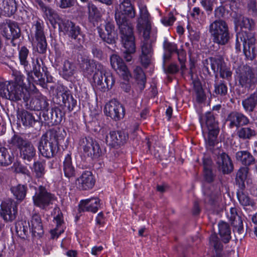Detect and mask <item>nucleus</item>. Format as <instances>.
I'll list each match as a JSON object with an SVG mask.
<instances>
[{"mask_svg":"<svg viewBox=\"0 0 257 257\" xmlns=\"http://www.w3.org/2000/svg\"><path fill=\"white\" fill-rule=\"evenodd\" d=\"M103 28L97 27L99 37L104 42L109 44H115L118 39L117 32L115 30V26L111 22H107Z\"/></svg>","mask_w":257,"mask_h":257,"instance_id":"obj_16","label":"nucleus"},{"mask_svg":"<svg viewBox=\"0 0 257 257\" xmlns=\"http://www.w3.org/2000/svg\"><path fill=\"white\" fill-rule=\"evenodd\" d=\"M11 191L17 200L23 201L27 194L28 187L27 185L18 184L11 188Z\"/></svg>","mask_w":257,"mask_h":257,"instance_id":"obj_42","label":"nucleus"},{"mask_svg":"<svg viewBox=\"0 0 257 257\" xmlns=\"http://www.w3.org/2000/svg\"><path fill=\"white\" fill-rule=\"evenodd\" d=\"M79 145L84 152L92 158H97L102 154V151L99 144L91 137H85L80 139Z\"/></svg>","mask_w":257,"mask_h":257,"instance_id":"obj_14","label":"nucleus"},{"mask_svg":"<svg viewBox=\"0 0 257 257\" xmlns=\"http://www.w3.org/2000/svg\"><path fill=\"white\" fill-rule=\"evenodd\" d=\"M26 103L27 109L35 111L43 110L45 111L49 106L46 97L40 94L32 98L29 103L28 102Z\"/></svg>","mask_w":257,"mask_h":257,"instance_id":"obj_25","label":"nucleus"},{"mask_svg":"<svg viewBox=\"0 0 257 257\" xmlns=\"http://www.w3.org/2000/svg\"><path fill=\"white\" fill-rule=\"evenodd\" d=\"M65 135L64 130L57 131L52 129L47 132L41 137L39 143L38 149L41 154L48 159L54 157L59 150L60 142Z\"/></svg>","mask_w":257,"mask_h":257,"instance_id":"obj_4","label":"nucleus"},{"mask_svg":"<svg viewBox=\"0 0 257 257\" xmlns=\"http://www.w3.org/2000/svg\"><path fill=\"white\" fill-rule=\"evenodd\" d=\"M104 112L107 116H109L112 119L117 121L123 117L124 108L118 101L111 100L106 104Z\"/></svg>","mask_w":257,"mask_h":257,"instance_id":"obj_17","label":"nucleus"},{"mask_svg":"<svg viewBox=\"0 0 257 257\" xmlns=\"http://www.w3.org/2000/svg\"><path fill=\"white\" fill-rule=\"evenodd\" d=\"M237 197L239 203L243 206H250L253 207L255 205V203L249 196L243 192V189L238 190L237 192Z\"/></svg>","mask_w":257,"mask_h":257,"instance_id":"obj_49","label":"nucleus"},{"mask_svg":"<svg viewBox=\"0 0 257 257\" xmlns=\"http://www.w3.org/2000/svg\"><path fill=\"white\" fill-rule=\"evenodd\" d=\"M236 135L240 139L249 140L254 137L256 133L255 130L251 127H242L237 130Z\"/></svg>","mask_w":257,"mask_h":257,"instance_id":"obj_45","label":"nucleus"},{"mask_svg":"<svg viewBox=\"0 0 257 257\" xmlns=\"http://www.w3.org/2000/svg\"><path fill=\"white\" fill-rule=\"evenodd\" d=\"M218 170L228 174L233 170V165L229 156L224 152H219L215 159Z\"/></svg>","mask_w":257,"mask_h":257,"instance_id":"obj_21","label":"nucleus"},{"mask_svg":"<svg viewBox=\"0 0 257 257\" xmlns=\"http://www.w3.org/2000/svg\"><path fill=\"white\" fill-rule=\"evenodd\" d=\"M29 142L18 135H14L8 143L11 147H16L20 151Z\"/></svg>","mask_w":257,"mask_h":257,"instance_id":"obj_46","label":"nucleus"},{"mask_svg":"<svg viewBox=\"0 0 257 257\" xmlns=\"http://www.w3.org/2000/svg\"><path fill=\"white\" fill-rule=\"evenodd\" d=\"M241 26L242 28L247 29L248 30L247 31L250 32L249 31L254 27V22L252 19L243 17L241 21Z\"/></svg>","mask_w":257,"mask_h":257,"instance_id":"obj_62","label":"nucleus"},{"mask_svg":"<svg viewBox=\"0 0 257 257\" xmlns=\"http://www.w3.org/2000/svg\"><path fill=\"white\" fill-rule=\"evenodd\" d=\"M63 171L66 177L70 179L76 175V169L72 162L71 155L67 154L63 163Z\"/></svg>","mask_w":257,"mask_h":257,"instance_id":"obj_36","label":"nucleus"},{"mask_svg":"<svg viewBox=\"0 0 257 257\" xmlns=\"http://www.w3.org/2000/svg\"><path fill=\"white\" fill-rule=\"evenodd\" d=\"M91 52L94 57L101 60L103 58V52L99 46L97 45H93L91 48Z\"/></svg>","mask_w":257,"mask_h":257,"instance_id":"obj_59","label":"nucleus"},{"mask_svg":"<svg viewBox=\"0 0 257 257\" xmlns=\"http://www.w3.org/2000/svg\"><path fill=\"white\" fill-rule=\"evenodd\" d=\"M54 219L56 222L57 227L55 230L51 231L52 238H54L56 237H58L61 234V233L63 232V229L60 230L58 229L59 226H60L63 223L62 213H60V214H58L57 215H56V216L54 217Z\"/></svg>","mask_w":257,"mask_h":257,"instance_id":"obj_55","label":"nucleus"},{"mask_svg":"<svg viewBox=\"0 0 257 257\" xmlns=\"http://www.w3.org/2000/svg\"><path fill=\"white\" fill-rule=\"evenodd\" d=\"M219 234L222 241L228 243L231 239V230L228 223L222 221L218 223Z\"/></svg>","mask_w":257,"mask_h":257,"instance_id":"obj_40","label":"nucleus"},{"mask_svg":"<svg viewBox=\"0 0 257 257\" xmlns=\"http://www.w3.org/2000/svg\"><path fill=\"white\" fill-rule=\"evenodd\" d=\"M77 187L80 190L91 189L95 185V180L90 171H84L76 180Z\"/></svg>","mask_w":257,"mask_h":257,"instance_id":"obj_23","label":"nucleus"},{"mask_svg":"<svg viewBox=\"0 0 257 257\" xmlns=\"http://www.w3.org/2000/svg\"><path fill=\"white\" fill-rule=\"evenodd\" d=\"M225 66V63L222 57H211V69L214 73L219 72Z\"/></svg>","mask_w":257,"mask_h":257,"instance_id":"obj_50","label":"nucleus"},{"mask_svg":"<svg viewBox=\"0 0 257 257\" xmlns=\"http://www.w3.org/2000/svg\"><path fill=\"white\" fill-rule=\"evenodd\" d=\"M236 161L244 166L248 167L255 164L256 160L253 155L248 151H239L236 153Z\"/></svg>","mask_w":257,"mask_h":257,"instance_id":"obj_34","label":"nucleus"},{"mask_svg":"<svg viewBox=\"0 0 257 257\" xmlns=\"http://www.w3.org/2000/svg\"><path fill=\"white\" fill-rule=\"evenodd\" d=\"M201 6L208 13L210 14L213 10L214 0H201L200 2Z\"/></svg>","mask_w":257,"mask_h":257,"instance_id":"obj_60","label":"nucleus"},{"mask_svg":"<svg viewBox=\"0 0 257 257\" xmlns=\"http://www.w3.org/2000/svg\"><path fill=\"white\" fill-rule=\"evenodd\" d=\"M30 223L28 222L24 221L19 224V226H16V231L20 237L22 238L26 239L29 235V230H30Z\"/></svg>","mask_w":257,"mask_h":257,"instance_id":"obj_53","label":"nucleus"},{"mask_svg":"<svg viewBox=\"0 0 257 257\" xmlns=\"http://www.w3.org/2000/svg\"><path fill=\"white\" fill-rule=\"evenodd\" d=\"M2 35L7 39L13 41L20 38L21 30L17 23L10 22L7 26L3 27Z\"/></svg>","mask_w":257,"mask_h":257,"instance_id":"obj_28","label":"nucleus"},{"mask_svg":"<svg viewBox=\"0 0 257 257\" xmlns=\"http://www.w3.org/2000/svg\"><path fill=\"white\" fill-rule=\"evenodd\" d=\"M175 20L176 18L173 13H170L167 16L161 20V22L165 26H169L172 25Z\"/></svg>","mask_w":257,"mask_h":257,"instance_id":"obj_63","label":"nucleus"},{"mask_svg":"<svg viewBox=\"0 0 257 257\" xmlns=\"http://www.w3.org/2000/svg\"><path fill=\"white\" fill-rule=\"evenodd\" d=\"M136 78L138 81V83L142 86L143 88L145 87L146 83V75L140 67H137L135 70Z\"/></svg>","mask_w":257,"mask_h":257,"instance_id":"obj_57","label":"nucleus"},{"mask_svg":"<svg viewBox=\"0 0 257 257\" xmlns=\"http://www.w3.org/2000/svg\"><path fill=\"white\" fill-rule=\"evenodd\" d=\"M65 114V112L60 107H55L50 110L47 109L43 112L42 115L46 123L54 125H57L62 121Z\"/></svg>","mask_w":257,"mask_h":257,"instance_id":"obj_19","label":"nucleus"},{"mask_svg":"<svg viewBox=\"0 0 257 257\" xmlns=\"http://www.w3.org/2000/svg\"><path fill=\"white\" fill-rule=\"evenodd\" d=\"M14 75L15 76V81H10V83H15L17 84H21L22 87H25V83H24V79L25 76L21 73V72L16 71L14 72Z\"/></svg>","mask_w":257,"mask_h":257,"instance_id":"obj_58","label":"nucleus"},{"mask_svg":"<svg viewBox=\"0 0 257 257\" xmlns=\"http://www.w3.org/2000/svg\"><path fill=\"white\" fill-rule=\"evenodd\" d=\"M78 61L84 76L89 77L95 71L93 81L99 89L105 91L111 88L115 82L114 79L110 71L105 69L101 63L82 55L78 57Z\"/></svg>","mask_w":257,"mask_h":257,"instance_id":"obj_1","label":"nucleus"},{"mask_svg":"<svg viewBox=\"0 0 257 257\" xmlns=\"http://www.w3.org/2000/svg\"><path fill=\"white\" fill-rule=\"evenodd\" d=\"M15 172L17 174H22L30 178L31 172L26 166L18 162L14 164Z\"/></svg>","mask_w":257,"mask_h":257,"instance_id":"obj_56","label":"nucleus"},{"mask_svg":"<svg viewBox=\"0 0 257 257\" xmlns=\"http://www.w3.org/2000/svg\"><path fill=\"white\" fill-rule=\"evenodd\" d=\"M248 172V167H242L238 170L236 173V181L238 184L241 189H243L245 187L244 182L247 178Z\"/></svg>","mask_w":257,"mask_h":257,"instance_id":"obj_47","label":"nucleus"},{"mask_svg":"<svg viewBox=\"0 0 257 257\" xmlns=\"http://www.w3.org/2000/svg\"><path fill=\"white\" fill-rule=\"evenodd\" d=\"M178 54V60L181 65V69L184 71L186 69L185 61H186V53L184 51H179L176 52Z\"/></svg>","mask_w":257,"mask_h":257,"instance_id":"obj_64","label":"nucleus"},{"mask_svg":"<svg viewBox=\"0 0 257 257\" xmlns=\"http://www.w3.org/2000/svg\"><path fill=\"white\" fill-rule=\"evenodd\" d=\"M210 39L219 46L227 44L231 38L227 23L224 20H215L209 26Z\"/></svg>","mask_w":257,"mask_h":257,"instance_id":"obj_7","label":"nucleus"},{"mask_svg":"<svg viewBox=\"0 0 257 257\" xmlns=\"http://www.w3.org/2000/svg\"><path fill=\"white\" fill-rule=\"evenodd\" d=\"M0 208V216L5 222H12L16 219L18 215V204L12 199L2 202Z\"/></svg>","mask_w":257,"mask_h":257,"instance_id":"obj_13","label":"nucleus"},{"mask_svg":"<svg viewBox=\"0 0 257 257\" xmlns=\"http://www.w3.org/2000/svg\"><path fill=\"white\" fill-rule=\"evenodd\" d=\"M0 96L3 98L15 102L23 100L24 102H28L30 93L25 87L21 84L10 83V81L0 80Z\"/></svg>","mask_w":257,"mask_h":257,"instance_id":"obj_6","label":"nucleus"},{"mask_svg":"<svg viewBox=\"0 0 257 257\" xmlns=\"http://www.w3.org/2000/svg\"><path fill=\"white\" fill-rule=\"evenodd\" d=\"M120 35V38L121 40V43L125 49L123 52V57L125 59L126 61L130 62L132 59L131 54L134 53L136 51V45L135 42V37L134 36L133 32H132V36L133 40H132V43L130 42L131 39L128 37H126V42H123V39L122 37V35Z\"/></svg>","mask_w":257,"mask_h":257,"instance_id":"obj_33","label":"nucleus"},{"mask_svg":"<svg viewBox=\"0 0 257 257\" xmlns=\"http://www.w3.org/2000/svg\"><path fill=\"white\" fill-rule=\"evenodd\" d=\"M220 189L217 185H209L204 186V194L208 197L210 203H213L215 199L220 195Z\"/></svg>","mask_w":257,"mask_h":257,"instance_id":"obj_39","label":"nucleus"},{"mask_svg":"<svg viewBox=\"0 0 257 257\" xmlns=\"http://www.w3.org/2000/svg\"><path fill=\"white\" fill-rule=\"evenodd\" d=\"M163 46L165 50L169 53V54H164L163 56L164 66L165 65L166 59H169L171 57V54L173 53H176L178 50L177 49V45L168 41L167 40H165L163 43Z\"/></svg>","mask_w":257,"mask_h":257,"instance_id":"obj_51","label":"nucleus"},{"mask_svg":"<svg viewBox=\"0 0 257 257\" xmlns=\"http://www.w3.org/2000/svg\"><path fill=\"white\" fill-rule=\"evenodd\" d=\"M255 39L254 34L246 31H242L236 34L235 48L237 51L240 52L241 45L245 57L250 60L254 59L256 56Z\"/></svg>","mask_w":257,"mask_h":257,"instance_id":"obj_8","label":"nucleus"},{"mask_svg":"<svg viewBox=\"0 0 257 257\" xmlns=\"http://www.w3.org/2000/svg\"><path fill=\"white\" fill-rule=\"evenodd\" d=\"M55 199V195L42 185L39 186L36 189L35 195L33 196L34 204L44 210H46Z\"/></svg>","mask_w":257,"mask_h":257,"instance_id":"obj_10","label":"nucleus"},{"mask_svg":"<svg viewBox=\"0 0 257 257\" xmlns=\"http://www.w3.org/2000/svg\"><path fill=\"white\" fill-rule=\"evenodd\" d=\"M119 3V8L115 10V19L118 26L119 34L122 35L123 42H126V37L131 39L132 43L133 37L132 32V27L130 25L127 18H134L136 16L135 8L130 0H116Z\"/></svg>","mask_w":257,"mask_h":257,"instance_id":"obj_3","label":"nucleus"},{"mask_svg":"<svg viewBox=\"0 0 257 257\" xmlns=\"http://www.w3.org/2000/svg\"><path fill=\"white\" fill-rule=\"evenodd\" d=\"M125 104L132 109L135 107L137 104V96L134 91H132V96H128L126 98Z\"/></svg>","mask_w":257,"mask_h":257,"instance_id":"obj_61","label":"nucleus"},{"mask_svg":"<svg viewBox=\"0 0 257 257\" xmlns=\"http://www.w3.org/2000/svg\"><path fill=\"white\" fill-rule=\"evenodd\" d=\"M110 61L112 68L121 76L124 80H128L131 74L122 59L119 56L113 54L110 58Z\"/></svg>","mask_w":257,"mask_h":257,"instance_id":"obj_22","label":"nucleus"},{"mask_svg":"<svg viewBox=\"0 0 257 257\" xmlns=\"http://www.w3.org/2000/svg\"><path fill=\"white\" fill-rule=\"evenodd\" d=\"M238 85L247 90L254 89L257 83V74L248 66H243L238 75Z\"/></svg>","mask_w":257,"mask_h":257,"instance_id":"obj_12","label":"nucleus"},{"mask_svg":"<svg viewBox=\"0 0 257 257\" xmlns=\"http://www.w3.org/2000/svg\"><path fill=\"white\" fill-rule=\"evenodd\" d=\"M142 54L140 60L142 64L147 67L151 62L153 54L152 47L150 42L143 41L141 45Z\"/></svg>","mask_w":257,"mask_h":257,"instance_id":"obj_32","label":"nucleus"},{"mask_svg":"<svg viewBox=\"0 0 257 257\" xmlns=\"http://www.w3.org/2000/svg\"><path fill=\"white\" fill-rule=\"evenodd\" d=\"M34 161L31 168L32 172L37 179L43 178L46 173L45 162L35 160Z\"/></svg>","mask_w":257,"mask_h":257,"instance_id":"obj_41","label":"nucleus"},{"mask_svg":"<svg viewBox=\"0 0 257 257\" xmlns=\"http://www.w3.org/2000/svg\"><path fill=\"white\" fill-rule=\"evenodd\" d=\"M210 245L212 246L216 251V255L212 257H226L224 253L219 252L223 249V245L219 240L216 234H212L209 238Z\"/></svg>","mask_w":257,"mask_h":257,"instance_id":"obj_44","label":"nucleus"},{"mask_svg":"<svg viewBox=\"0 0 257 257\" xmlns=\"http://www.w3.org/2000/svg\"><path fill=\"white\" fill-rule=\"evenodd\" d=\"M0 9L3 11L5 15L11 17L17 10L15 0H0Z\"/></svg>","mask_w":257,"mask_h":257,"instance_id":"obj_38","label":"nucleus"},{"mask_svg":"<svg viewBox=\"0 0 257 257\" xmlns=\"http://www.w3.org/2000/svg\"><path fill=\"white\" fill-rule=\"evenodd\" d=\"M32 34L37 43V50L40 54H45L47 50V43L44 31V22L38 20L34 22L32 26Z\"/></svg>","mask_w":257,"mask_h":257,"instance_id":"obj_11","label":"nucleus"},{"mask_svg":"<svg viewBox=\"0 0 257 257\" xmlns=\"http://www.w3.org/2000/svg\"><path fill=\"white\" fill-rule=\"evenodd\" d=\"M35 3L37 8L43 12L47 18L50 19L54 17L55 15L54 11L44 4L42 0H35Z\"/></svg>","mask_w":257,"mask_h":257,"instance_id":"obj_48","label":"nucleus"},{"mask_svg":"<svg viewBox=\"0 0 257 257\" xmlns=\"http://www.w3.org/2000/svg\"><path fill=\"white\" fill-rule=\"evenodd\" d=\"M228 216L233 227V231L242 234L244 232L243 222L241 216L237 213V209L231 207L230 209V214Z\"/></svg>","mask_w":257,"mask_h":257,"instance_id":"obj_30","label":"nucleus"},{"mask_svg":"<svg viewBox=\"0 0 257 257\" xmlns=\"http://www.w3.org/2000/svg\"><path fill=\"white\" fill-rule=\"evenodd\" d=\"M216 115L213 111H208L205 113L204 116H199L203 134L204 125L207 128L208 136L205 138L206 145L207 149L212 152L215 145L218 143L217 138L219 132L218 123L215 118Z\"/></svg>","mask_w":257,"mask_h":257,"instance_id":"obj_5","label":"nucleus"},{"mask_svg":"<svg viewBox=\"0 0 257 257\" xmlns=\"http://www.w3.org/2000/svg\"><path fill=\"white\" fill-rule=\"evenodd\" d=\"M18 121L26 127H35L41 125L40 116L24 109H18L17 112Z\"/></svg>","mask_w":257,"mask_h":257,"instance_id":"obj_15","label":"nucleus"},{"mask_svg":"<svg viewBox=\"0 0 257 257\" xmlns=\"http://www.w3.org/2000/svg\"><path fill=\"white\" fill-rule=\"evenodd\" d=\"M235 3L231 0H226L221 2L220 5L217 7L214 11V15L216 20H222L227 18L230 14L229 9L233 10L232 6Z\"/></svg>","mask_w":257,"mask_h":257,"instance_id":"obj_26","label":"nucleus"},{"mask_svg":"<svg viewBox=\"0 0 257 257\" xmlns=\"http://www.w3.org/2000/svg\"><path fill=\"white\" fill-rule=\"evenodd\" d=\"M241 104L245 111L247 113L253 112L257 107V91L250 94L243 99Z\"/></svg>","mask_w":257,"mask_h":257,"instance_id":"obj_35","label":"nucleus"},{"mask_svg":"<svg viewBox=\"0 0 257 257\" xmlns=\"http://www.w3.org/2000/svg\"><path fill=\"white\" fill-rule=\"evenodd\" d=\"M20 156L24 163L29 165L36 158V149L30 141L20 151Z\"/></svg>","mask_w":257,"mask_h":257,"instance_id":"obj_27","label":"nucleus"},{"mask_svg":"<svg viewBox=\"0 0 257 257\" xmlns=\"http://www.w3.org/2000/svg\"><path fill=\"white\" fill-rule=\"evenodd\" d=\"M150 15L146 6H142L140 7V17L138 19V25L151 24L149 20Z\"/></svg>","mask_w":257,"mask_h":257,"instance_id":"obj_54","label":"nucleus"},{"mask_svg":"<svg viewBox=\"0 0 257 257\" xmlns=\"http://www.w3.org/2000/svg\"><path fill=\"white\" fill-rule=\"evenodd\" d=\"M226 121L229 122L228 125L231 128L234 127L239 128L249 123V119L246 116L237 111L230 112L227 117Z\"/></svg>","mask_w":257,"mask_h":257,"instance_id":"obj_24","label":"nucleus"},{"mask_svg":"<svg viewBox=\"0 0 257 257\" xmlns=\"http://www.w3.org/2000/svg\"><path fill=\"white\" fill-rule=\"evenodd\" d=\"M29 50L25 46L22 47L19 51V59L21 65L23 66L27 73L28 80L30 84L32 82L39 84L43 87L46 86L45 77L46 76L45 67H42L38 59L32 61L28 60Z\"/></svg>","mask_w":257,"mask_h":257,"instance_id":"obj_2","label":"nucleus"},{"mask_svg":"<svg viewBox=\"0 0 257 257\" xmlns=\"http://www.w3.org/2000/svg\"><path fill=\"white\" fill-rule=\"evenodd\" d=\"M55 103L59 105H64L71 112L75 109L77 106V100L75 99L71 93L66 91L63 93H57L53 98Z\"/></svg>","mask_w":257,"mask_h":257,"instance_id":"obj_20","label":"nucleus"},{"mask_svg":"<svg viewBox=\"0 0 257 257\" xmlns=\"http://www.w3.org/2000/svg\"><path fill=\"white\" fill-rule=\"evenodd\" d=\"M13 155H10L8 149L5 147H0V166L7 167L13 162Z\"/></svg>","mask_w":257,"mask_h":257,"instance_id":"obj_43","label":"nucleus"},{"mask_svg":"<svg viewBox=\"0 0 257 257\" xmlns=\"http://www.w3.org/2000/svg\"><path fill=\"white\" fill-rule=\"evenodd\" d=\"M128 136L123 131H110L109 136H106V141L108 145L116 149L124 145L127 142Z\"/></svg>","mask_w":257,"mask_h":257,"instance_id":"obj_18","label":"nucleus"},{"mask_svg":"<svg viewBox=\"0 0 257 257\" xmlns=\"http://www.w3.org/2000/svg\"><path fill=\"white\" fill-rule=\"evenodd\" d=\"M214 92L217 95L224 96L227 93L228 87L226 83L223 80L215 81Z\"/></svg>","mask_w":257,"mask_h":257,"instance_id":"obj_52","label":"nucleus"},{"mask_svg":"<svg viewBox=\"0 0 257 257\" xmlns=\"http://www.w3.org/2000/svg\"><path fill=\"white\" fill-rule=\"evenodd\" d=\"M32 236L41 237L44 234L41 218L39 214L35 213L32 216L30 224Z\"/></svg>","mask_w":257,"mask_h":257,"instance_id":"obj_31","label":"nucleus"},{"mask_svg":"<svg viewBox=\"0 0 257 257\" xmlns=\"http://www.w3.org/2000/svg\"><path fill=\"white\" fill-rule=\"evenodd\" d=\"M76 71L75 64L68 60H65L61 68L60 74L65 79H69L71 78Z\"/></svg>","mask_w":257,"mask_h":257,"instance_id":"obj_37","label":"nucleus"},{"mask_svg":"<svg viewBox=\"0 0 257 257\" xmlns=\"http://www.w3.org/2000/svg\"><path fill=\"white\" fill-rule=\"evenodd\" d=\"M99 202L100 200L98 198H91L81 200L79 205V211L96 213L100 206Z\"/></svg>","mask_w":257,"mask_h":257,"instance_id":"obj_29","label":"nucleus"},{"mask_svg":"<svg viewBox=\"0 0 257 257\" xmlns=\"http://www.w3.org/2000/svg\"><path fill=\"white\" fill-rule=\"evenodd\" d=\"M60 31L63 32L69 38L75 40L80 45L84 42V37L80 27L68 20H60L59 23Z\"/></svg>","mask_w":257,"mask_h":257,"instance_id":"obj_9","label":"nucleus"}]
</instances>
